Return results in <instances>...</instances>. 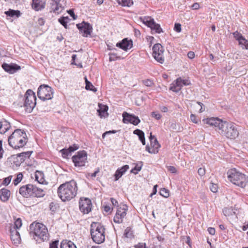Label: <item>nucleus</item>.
<instances>
[{
  "label": "nucleus",
  "instance_id": "ea45409f",
  "mask_svg": "<svg viewBox=\"0 0 248 248\" xmlns=\"http://www.w3.org/2000/svg\"><path fill=\"white\" fill-rule=\"evenodd\" d=\"M128 210V207L125 204L120 205V206L118 208L117 210H120L121 212L119 213V214H122L124 213V216L126 215V211Z\"/></svg>",
  "mask_w": 248,
  "mask_h": 248
},
{
  "label": "nucleus",
  "instance_id": "72a5a7b5",
  "mask_svg": "<svg viewBox=\"0 0 248 248\" xmlns=\"http://www.w3.org/2000/svg\"><path fill=\"white\" fill-rule=\"evenodd\" d=\"M119 4L123 6L130 7L133 3L132 0H117Z\"/></svg>",
  "mask_w": 248,
  "mask_h": 248
},
{
  "label": "nucleus",
  "instance_id": "e433bc0d",
  "mask_svg": "<svg viewBox=\"0 0 248 248\" xmlns=\"http://www.w3.org/2000/svg\"><path fill=\"white\" fill-rule=\"evenodd\" d=\"M68 20L69 17L68 16H62L60 18L58 21L65 29H67V22Z\"/></svg>",
  "mask_w": 248,
  "mask_h": 248
},
{
  "label": "nucleus",
  "instance_id": "f257e3e1",
  "mask_svg": "<svg viewBox=\"0 0 248 248\" xmlns=\"http://www.w3.org/2000/svg\"><path fill=\"white\" fill-rule=\"evenodd\" d=\"M78 190L77 182L74 180L60 185L57 189L59 197L63 201H69L75 198Z\"/></svg>",
  "mask_w": 248,
  "mask_h": 248
},
{
  "label": "nucleus",
  "instance_id": "bb28decb",
  "mask_svg": "<svg viewBox=\"0 0 248 248\" xmlns=\"http://www.w3.org/2000/svg\"><path fill=\"white\" fill-rule=\"evenodd\" d=\"M5 14L8 16L13 17L16 16V17H19L20 16L21 13L19 10H15L10 9L8 11L4 12Z\"/></svg>",
  "mask_w": 248,
  "mask_h": 248
},
{
  "label": "nucleus",
  "instance_id": "cd10ccee",
  "mask_svg": "<svg viewBox=\"0 0 248 248\" xmlns=\"http://www.w3.org/2000/svg\"><path fill=\"white\" fill-rule=\"evenodd\" d=\"M120 212H121L120 210H117L115 216L113 218L114 222L118 224L122 223L123 222L124 218L126 216H124V213L122 214V215L119 214Z\"/></svg>",
  "mask_w": 248,
  "mask_h": 248
},
{
  "label": "nucleus",
  "instance_id": "5fc2aeb1",
  "mask_svg": "<svg viewBox=\"0 0 248 248\" xmlns=\"http://www.w3.org/2000/svg\"><path fill=\"white\" fill-rule=\"evenodd\" d=\"M233 37L237 40L238 41L239 39L242 38L243 37L242 35L240 34L239 32L237 31H236L232 33Z\"/></svg>",
  "mask_w": 248,
  "mask_h": 248
},
{
  "label": "nucleus",
  "instance_id": "b1692460",
  "mask_svg": "<svg viewBox=\"0 0 248 248\" xmlns=\"http://www.w3.org/2000/svg\"><path fill=\"white\" fill-rule=\"evenodd\" d=\"M10 191L6 188H2L0 190V199L4 202H7L10 196Z\"/></svg>",
  "mask_w": 248,
  "mask_h": 248
},
{
  "label": "nucleus",
  "instance_id": "423d86ee",
  "mask_svg": "<svg viewBox=\"0 0 248 248\" xmlns=\"http://www.w3.org/2000/svg\"><path fill=\"white\" fill-rule=\"evenodd\" d=\"M221 126L222 127L218 132L222 136L231 140L235 139L238 137L239 134L238 130L233 123H229L225 121L224 124H221Z\"/></svg>",
  "mask_w": 248,
  "mask_h": 248
},
{
  "label": "nucleus",
  "instance_id": "c03bdc74",
  "mask_svg": "<svg viewBox=\"0 0 248 248\" xmlns=\"http://www.w3.org/2000/svg\"><path fill=\"white\" fill-rule=\"evenodd\" d=\"M203 104L200 102H197L196 105L194 106L196 109H199V112L201 113L205 110V108L202 107Z\"/></svg>",
  "mask_w": 248,
  "mask_h": 248
},
{
  "label": "nucleus",
  "instance_id": "1a4fd4ad",
  "mask_svg": "<svg viewBox=\"0 0 248 248\" xmlns=\"http://www.w3.org/2000/svg\"><path fill=\"white\" fill-rule=\"evenodd\" d=\"M72 159L75 166H84L87 162V152L84 150L79 151L77 153V155L72 157Z\"/></svg>",
  "mask_w": 248,
  "mask_h": 248
},
{
  "label": "nucleus",
  "instance_id": "774afa93",
  "mask_svg": "<svg viewBox=\"0 0 248 248\" xmlns=\"http://www.w3.org/2000/svg\"><path fill=\"white\" fill-rule=\"evenodd\" d=\"M67 12L70 15V16L73 18L74 19H76L77 18V16H75L73 10L70 9L69 10L67 11Z\"/></svg>",
  "mask_w": 248,
  "mask_h": 248
},
{
  "label": "nucleus",
  "instance_id": "c756f323",
  "mask_svg": "<svg viewBox=\"0 0 248 248\" xmlns=\"http://www.w3.org/2000/svg\"><path fill=\"white\" fill-rule=\"evenodd\" d=\"M32 151H28L25 152H22L20 154L17 155L18 157L20 158V161L21 162H24L26 158H29L31 154H32Z\"/></svg>",
  "mask_w": 248,
  "mask_h": 248
},
{
  "label": "nucleus",
  "instance_id": "6e6552de",
  "mask_svg": "<svg viewBox=\"0 0 248 248\" xmlns=\"http://www.w3.org/2000/svg\"><path fill=\"white\" fill-rule=\"evenodd\" d=\"M53 95L52 89L50 86L43 84L40 85L37 91L38 98L42 100L51 99Z\"/></svg>",
  "mask_w": 248,
  "mask_h": 248
},
{
  "label": "nucleus",
  "instance_id": "473e14b6",
  "mask_svg": "<svg viewBox=\"0 0 248 248\" xmlns=\"http://www.w3.org/2000/svg\"><path fill=\"white\" fill-rule=\"evenodd\" d=\"M238 41L243 48L248 49V40H246L243 36L239 39Z\"/></svg>",
  "mask_w": 248,
  "mask_h": 248
},
{
  "label": "nucleus",
  "instance_id": "a878e982",
  "mask_svg": "<svg viewBox=\"0 0 248 248\" xmlns=\"http://www.w3.org/2000/svg\"><path fill=\"white\" fill-rule=\"evenodd\" d=\"M150 139L152 147L158 151V149L160 147V145L159 144L155 136H153L152 133L150 134Z\"/></svg>",
  "mask_w": 248,
  "mask_h": 248
},
{
  "label": "nucleus",
  "instance_id": "603ef678",
  "mask_svg": "<svg viewBox=\"0 0 248 248\" xmlns=\"http://www.w3.org/2000/svg\"><path fill=\"white\" fill-rule=\"evenodd\" d=\"M143 83L147 87H151L154 84L153 81L149 79L143 80Z\"/></svg>",
  "mask_w": 248,
  "mask_h": 248
},
{
  "label": "nucleus",
  "instance_id": "20e7f679",
  "mask_svg": "<svg viewBox=\"0 0 248 248\" xmlns=\"http://www.w3.org/2000/svg\"><path fill=\"white\" fill-rule=\"evenodd\" d=\"M227 174L229 180L240 187H245L248 182V179L246 175L237 171L235 169L229 170Z\"/></svg>",
  "mask_w": 248,
  "mask_h": 248
},
{
  "label": "nucleus",
  "instance_id": "2eb2a0df",
  "mask_svg": "<svg viewBox=\"0 0 248 248\" xmlns=\"http://www.w3.org/2000/svg\"><path fill=\"white\" fill-rule=\"evenodd\" d=\"M224 121H222L218 118L214 117L204 119L202 120L204 124H206L211 126H214L218 129V131L221 129L222 127L221 125L224 124Z\"/></svg>",
  "mask_w": 248,
  "mask_h": 248
},
{
  "label": "nucleus",
  "instance_id": "39448f33",
  "mask_svg": "<svg viewBox=\"0 0 248 248\" xmlns=\"http://www.w3.org/2000/svg\"><path fill=\"white\" fill-rule=\"evenodd\" d=\"M105 228L101 224L93 222L91 224L90 232L93 240L97 244L105 241Z\"/></svg>",
  "mask_w": 248,
  "mask_h": 248
},
{
  "label": "nucleus",
  "instance_id": "f3484780",
  "mask_svg": "<svg viewBox=\"0 0 248 248\" xmlns=\"http://www.w3.org/2000/svg\"><path fill=\"white\" fill-rule=\"evenodd\" d=\"M61 0H50V9L51 12H53L54 13L59 14L63 9L62 4L60 3Z\"/></svg>",
  "mask_w": 248,
  "mask_h": 248
},
{
  "label": "nucleus",
  "instance_id": "a18cd8bd",
  "mask_svg": "<svg viewBox=\"0 0 248 248\" xmlns=\"http://www.w3.org/2000/svg\"><path fill=\"white\" fill-rule=\"evenodd\" d=\"M23 178V175L21 173H19L17 174L16 178L14 180V184L15 186H16L17 184H18L22 180Z\"/></svg>",
  "mask_w": 248,
  "mask_h": 248
},
{
  "label": "nucleus",
  "instance_id": "c85d7f7f",
  "mask_svg": "<svg viewBox=\"0 0 248 248\" xmlns=\"http://www.w3.org/2000/svg\"><path fill=\"white\" fill-rule=\"evenodd\" d=\"M61 248H77L71 241L63 240L61 244Z\"/></svg>",
  "mask_w": 248,
  "mask_h": 248
},
{
  "label": "nucleus",
  "instance_id": "8fccbe9b",
  "mask_svg": "<svg viewBox=\"0 0 248 248\" xmlns=\"http://www.w3.org/2000/svg\"><path fill=\"white\" fill-rule=\"evenodd\" d=\"M63 157L66 158L70 153V151L68 149H63L61 150Z\"/></svg>",
  "mask_w": 248,
  "mask_h": 248
},
{
  "label": "nucleus",
  "instance_id": "13d9d810",
  "mask_svg": "<svg viewBox=\"0 0 248 248\" xmlns=\"http://www.w3.org/2000/svg\"><path fill=\"white\" fill-rule=\"evenodd\" d=\"M59 241L57 240L52 242L49 245V248H58Z\"/></svg>",
  "mask_w": 248,
  "mask_h": 248
},
{
  "label": "nucleus",
  "instance_id": "4c0bfd02",
  "mask_svg": "<svg viewBox=\"0 0 248 248\" xmlns=\"http://www.w3.org/2000/svg\"><path fill=\"white\" fill-rule=\"evenodd\" d=\"M223 213L225 216H232L235 214V212L233 211V209L232 208H224L223 210Z\"/></svg>",
  "mask_w": 248,
  "mask_h": 248
},
{
  "label": "nucleus",
  "instance_id": "4d7b16f0",
  "mask_svg": "<svg viewBox=\"0 0 248 248\" xmlns=\"http://www.w3.org/2000/svg\"><path fill=\"white\" fill-rule=\"evenodd\" d=\"M167 168L168 169V170L171 173H176L177 172L176 169L174 166H167Z\"/></svg>",
  "mask_w": 248,
  "mask_h": 248
},
{
  "label": "nucleus",
  "instance_id": "aec40b11",
  "mask_svg": "<svg viewBox=\"0 0 248 248\" xmlns=\"http://www.w3.org/2000/svg\"><path fill=\"white\" fill-rule=\"evenodd\" d=\"M10 238L13 244L18 245L21 242V238L19 232L15 228L10 229Z\"/></svg>",
  "mask_w": 248,
  "mask_h": 248
},
{
  "label": "nucleus",
  "instance_id": "0e129e2a",
  "mask_svg": "<svg viewBox=\"0 0 248 248\" xmlns=\"http://www.w3.org/2000/svg\"><path fill=\"white\" fill-rule=\"evenodd\" d=\"M198 173L201 176H203L205 173V170L204 168H200L198 170Z\"/></svg>",
  "mask_w": 248,
  "mask_h": 248
},
{
  "label": "nucleus",
  "instance_id": "3c124183",
  "mask_svg": "<svg viewBox=\"0 0 248 248\" xmlns=\"http://www.w3.org/2000/svg\"><path fill=\"white\" fill-rule=\"evenodd\" d=\"M12 178V176L10 175L6 178H5L2 182V184L5 186L8 185Z\"/></svg>",
  "mask_w": 248,
  "mask_h": 248
},
{
  "label": "nucleus",
  "instance_id": "2f4dec72",
  "mask_svg": "<svg viewBox=\"0 0 248 248\" xmlns=\"http://www.w3.org/2000/svg\"><path fill=\"white\" fill-rule=\"evenodd\" d=\"M35 180L40 184H43L45 181L44 179V173L40 171L37 170L35 172Z\"/></svg>",
  "mask_w": 248,
  "mask_h": 248
},
{
  "label": "nucleus",
  "instance_id": "5701e85b",
  "mask_svg": "<svg viewBox=\"0 0 248 248\" xmlns=\"http://www.w3.org/2000/svg\"><path fill=\"white\" fill-rule=\"evenodd\" d=\"M10 128V124L6 120L2 119L0 122V134L5 133Z\"/></svg>",
  "mask_w": 248,
  "mask_h": 248
},
{
  "label": "nucleus",
  "instance_id": "7c9ffc66",
  "mask_svg": "<svg viewBox=\"0 0 248 248\" xmlns=\"http://www.w3.org/2000/svg\"><path fill=\"white\" fill-rule=\"evenodd\" d=\"M176 82L177 84V86H180L181 89L183 86L188 85L190 84V81L188 79H183L181 78H177Z\"/></svg>",
  "mask_w": 248,
  "mask_h": 248
},
{
  "label": "nucleus",
  "instance_id": "a19ab883",
  "mask_svg": "<svg viewBox=\"0 0 248 248\" xmlns=\"http://www.w3.org/2000/svg\"><path fill=\"white\" fill-rule=\"evenodd\" d=\"M133 133L138 136L140 140L141 139H143L144 137H145L144 132L140 129H137L135 130L133 132Z\"/></svg>",
  "mask_w": 248,
  "mask_h": 248
},
{
  "label": "nucleus",
  "instance_id": "c9c22d12",
  "mask_svg": "<svg viewBox=\"0 0 248 248\" xmlns=\"http://www.w3.org/2000/svg\"><path fill=\"white\" fill-rule=\"evenodd\" d=\"M140 165L137 164L136 166L133 168L131 171V173H133L135 174H137L138 173V172L141 170L142 166L143 165L142 162H140L139 163Z\"/></svg>",
  "mask_w": 248,
  "mask_h": 248
},
{
  "label": "nucleus",
  "instance_id": "7ed1b4c3",
  "mask_svg": "<svg viewBox=\"0 0 248 248\" xmlns=\"http://www.w3.org/2000/svg\"><path fill=\"white\" fill-rule=\"evenodd\" d=\"M8 144L14 149H17L23 147L28 142V138L25 131L16 129L8 137Z\"/></svg>",
  "mask_w": 248,
  "mask_h": 248
},
{
  "label": "nucleus",
  "instance_id": "bf43d9fd",
  "mask_svg": "<svg viewBox=\"0 0 248 248\" xmlns=\"http://www.w3.org/2000/svg\"><path fill=\"white\" fill-rule=\"evenodd\" d=\"M174 30L177 32H180L181 31V25L179 23H175L174 25Z\"/></svg>",
  "mask_w": 248,
  "mask_h": 248
},
{
  "label": "nucleus",
  "instance_id": "6e6d98bb",
  "mask_svg": "<svg viewBox=\"0 0 248 248\" xmlns=\"http://www.w3.org/2000/svg\"><path fill=\"white\" fill-rule=\"evenodd\" d=\"M78 147L79 146L78 145L74 144L73 146H70L68 148V150H69V151H70V153H71V152H73L78 150Z\"/></svg>",
  "mask_w": 248,
  "mask_h": 248
},
{
  "label": "nucleus",
  "instance_id": "a211bd4d",
  "mask_svg": "<svg viewBox=\"0 0 248 248\" xmlns=\"http://www.w3.org/2000/svg\"><path fill=\"white\" fill-rule=\"evenodd\" d=\"M116 46L118 47L124 51L130 49L133 46V42L127 38L123 39L121 42L116 44Z\"/></svg>",
  "mask_w": 248,
  "mask_h": 248
},
{
  "label": "nucleus",
  "instance_id": "412c9836",
  "mask_svg": "<svg viewBox=\"0 0 248 248\" xmlns=\"http://www.w3.org/2000/svg\"><path fill=\"white\" fill-rule=\"evenodd\" d=\"M45 5V2L43 1L42 0H32V8L36 11L43 9Z\"/></svg>",
  "mask_w": 248,
  "mask_h": 248
},
{
  "label": "nucleus",
  "instance_id": "6ab92c4d",
  "mask_svg": "<svg viewBox=\"0 0 248 248\" xmlns=\"http://www.w3.org/2000/svg\"><path fill=\"white\" fill-rule=\"evenodd\" d=\"M2 67L5 71L10 74H14L21 69L20 66L15 63L7 64L4 63L2 65Z\"/></svg>",
  "mask_w": 248,
  "mask_h": 248
},
{
  "label": "nucleus",
  "instance_id": "58836bf2",
  "mask_svg": "<svg viewBox=\"0 0 248 248\" xmlns=\"http://www.w3.org/2000/svg\"><path fill=\"white\" fill-rule=\"evenodd\" d=\"M124 235L125 237L127 238H132L133 236V231L131 230V228L129 227H127L124 233Z\"/></svg>",
  "mask_w": 248,
  "mask_h": 248
},
{
  "label": "nucleus",
  "instance_id": "79ce46f5",
  "mask_svg": "<svg viewBox=\"0 0 248 248\" xmlns=\"http://www.w3.org/2000/svg\"><path fill=\"white\" fill-rule=\"evenodd\" d=\"M108 109V107L106 106H104L103 108H100L97 111L99 113V115L101 117H102L105 116V114L107 113V110Z\"/></svg>",
  "mask_w": 248,
  "mask_h": 248
},
{
  "label": "nucleus",
  "instance_id": "0eeeda50",
  "mask_svg": "<svg viewBox=\"0 0 248 248\" xmlns=\"http://www.w3.org/2000/svg\"><path fill=\"white\" fill-rule=\"evenodd\" d=\"M25 96L24 107L25 110L26 112L30 113L36 105V97L34 92L30 89L27 91Z\"/></svg>",
  "mask_w": 248,
  "mask_h": 248
},
{
  "label": "nucleus",
  "instance_id": "de8ad7c7",
  "mask_svg": "<svg viewBox=\"0 0 248 248\" xmlns=\"http://www.w3.org/2000/svg\"><path fill=\"white\" fill-rule=\"evenodd\" d=\"M22 225V223L21 218H18L15 221V226L13 228H15L16 230L20 228Z\"/></svg>",
  "mask_w": 248,
  "mask_h": 248
},
{
  "label": "nucleus",
  "instance_id": "393cba45",
  "mask_svg": "<svg viewBox=\"0 0 248 248\" xmlns=\"http://www.w3.org/2000/svg\"><path fill=\"white\" fill-rule=\"evenodd\" d=\"M33 195H32V197H43L45 195V192L41 188H39L33 185Z\"/></svg>",
  "mask_w": 248,
  "mask_h": 248
},
{
  "label": "nucleus",
  "instance_id": "4be33fe9",
  "mask_svg": "<svg viewBox=\"0 0 248 248\" xmlns=\"http://www.w3.org/2000/svg\"><path fill=\"white\" fill-rule=\"evenodd\" d=\"M129 168V166L125 165L121 168L118 169L114 174L115 180H118L122 177V176L128 170Z\"/></svg>",
  "mask_w": 248,
  "mask_h": 248
},
{
  "label": "nucleus",
  "instance_id": "4468645a",
  "mask_svg": "<svg viewBox=\"0 0 248 248\" xmlns=\"http://www.w3.org/2000/svg\"><path fill=\"white\" fill-rule=\"evenodd\" d=\"M123 122L125 124L131 123L134 125H137L140 122V120L138 116L129 114L126 112H124L123 113Z\"/></svg>",
  "mask_w": 248,
  "mask_h": 248
},
{
  "label": "nucleus",
  "instance_id": "dca6fc26",
  "mask_svg": "<svg viewBox=\"0 0 248 248\" xmlns=\"http://www.w3.org/2000/svg\"><path fill=\"white\" fill-rule=\"evenodd\" d=\"M33 185L28 184L23 186L19 189V193L24 197L29 198L33 195Z\"/></svg>",
  "mask_w": 248,
  "mask_h": 248
},
{
  "label": "nucleus",
  "instance_id": "09e8293b",
  "mask_svg": "<svg viewBox=\"0 0 248 248\" xmlns=\"http://www.w3.org/2000/svg\"><path fill=\"white\" fill-rule=\"evenodd\" d=\"M109 55V61H114L117 59H120V57H118L117 56L116 53H110Z\"/></svg>",
  "mask_w": 248,
  "mask_h": 248
},
{
  "label": "nucleus",
  "instance_id": "052dcab7",
  "mask_svg": "<svg viewBox=\"0 0 248 248\" xmlns=\"http://www.w3.org/2000/svg\"><path fill=\"white\" fill-rule=\"evenodd\" d=\"M190 120L195 124H198L199 121L197 117L193 114H191L190 115Z\"/></svg>",
  "mask_w": 248,
  "mask_h": 248
},
{
  "label": "nucleus",
  "instance_id": "338daca9",
  "mask_svg": "<svg viewBox=\"0 0 248 248\" xmlns=\"http://www.w3.org/2000/svg\"><path fill=\"white\" fill-rule=\"evenodd\" d=\"M112 209L111 208V207L109 205H106L104 206V210L106 213H111L112 211Z\"/></svg>",
  "mask_w": 248,
  "mask_h": 248
},
{
  "label": "nucleus",
  "instance_id": "f03ea898",
  "mask_svg": "<svg viewBox=\"0 0 248 248\" xmlns=\"http://www.w3.org/2000/svg\"><path fill=\"white\" fill-rule=\"evenodd\" d=\"M30 233L38 243L49 240V234L46 227L41 223H32L30 225Z\"/></svg>",
  "mask_w": 248,
  "mask_h": 248
},
{
  "label": "nucleus",
  "instance_id": "680f3d73",
  "mask_svg": "<svg viewBox=\"0 0 248 248\" xmlns=\"http://www.w3.org/2000/svg\"><path fill=\"white\" fill-rule=\"evenodd\" d=\"M210 190L214 193H216L217 191V186L216 184H211L210 186Z\"/></svg>",
  "mask_w": 248,
  "mask_h": 248
},
{
  "label": "nucleus",
  "instance_id": "ddd939ff",
  "mask_svg": "<svg viewBox=\"0 0 248 248\" xmlns=\"http://www.w3.org/2000/svg\"><path fill=\"white\" fill-rule=\"evenodd\" d=\"M91 201L87 198H80L79 201V209L83 214H88L92 209Z\"/></svg>",
  "mask_w": 248,
  "mask_h": 248
},
{
  "label": "nucleus",
  "instance_id": "f8f14e48",
  "mask_svg": "<svg viewBox=\"0 0 248 248\" xmlns=\"http://www.w3.org/2000/svg\"><path fill=\"white\" fill-rule=\"evenodd\" d=\"M76 26L79 31L82 33V36L85 37H87L91 35L93 31L92 26L85 21H82L81 23L77 24Z\"/></svg>",
  "mask_w": 248,
  "mask_h": 248
},
{
  "label": "nucleus",
  "instance_id": "9d476101",
  "mask_svg": "<svg viewBox=\"0 0 248 248\" xmlns=\"http://www.w3.org/2000/svg\"><path fill=\"white\" fill-rule=\"evenodd\" d=\"M153 56L154 59L159 63H164L165 59L164 57V49L160 44H156L153 47Z\"/></svg>",
  "mask_w": 248,
  "mask_h": 248
},
{
  "label": "nucleus",
  "instance_id": "37998d69",
  "mask_svg": "<svg viewBox=\"0 0 248 248\" xmlns=\"http://www.w3.org/2000/svg\"><path fill=\"white\" fill-rule=\"evenodd\" d=\"M170 90L172 91H173V92H174L178 93L181 89V87L179 86H177V84L175 82V84H172L171 85V86H170Z\"/></svg>",
  "mask_w": 248,
  "mask_h": 248
},
{
  "label": "nucleus",
  "instance_id": "9b49d317",
  "mask_svg": "<svg viewBox=\"0 0 248 248\" xmlns=\"http://www.w3.org/2000/svg\"><path fill=\"white\" fill-rule=\"evenodd\" d=\"M143 23L150 28L152 31H155V32L160 33L163 32V30L159 24L156 23L153 18L151 17H144L143 19Z\"/></svg>",
  "mask_w": 248,
  "mask_h": 248
},
{
  "label": "nucleus",
  "instance_id": "49530a36",
  "mask_svg": "<svg viewBox=\"0 0 248 248\" xmlns=\"http://www.w3.org/2000/svg\"><path fill=\"white\" fill-rule=\"evenodd\" d=\"M159 193L162 196L165 198H167L169 196V190L165 188L161 189Z\"/></svg>",
  "mask_w": 248,
  "mask_h": 248
},
{
  "label": "nucleus",
  "instance_id": "69168bd1",
  "mask_svg": "<svg viewBox=\"0 0 248 248\" xmlns=\"http://www.w3.org/2000/svg\"><path fill=\"white\" fill-rule=\"evenodd\" d=\"M50 210L52 212H55L56 210V206L55 203L51 202L49 204Z\"/></svg>",
  "mask_w": 248,
  "mask_h": 248
},
{
  "label": "nucleus",
  "instance_id": "f704fd0d",
  "mask_svg": "<svg viewBox=\"0 0 248 248\" xmlns=\"http://www.w3.org/2000/svg\"><path fill=\"white\" fill-rule=\"evenodd\" d=\"M85 78L86 81V89L87 90L92 91L94 92H96V89L93 86L92 83L89 81L86 78Z\"/></svg>",
  "mask_w": 248,
  "mask_h": 248
},
{
  "label": "nucleus",
  "instance_id": "864d4df0",
  "mask_svg": "<svg viewBox=\"0 0 248 248\" xmlns=\"http://www.w3.org/2000/svg\"><path fill=\"white\" fill-rule=\"evenodd\" d=\"M146 150L151 154H156L158 153V150L155 149H153V148L151 149L149 146H146Z\"/></svg>",
  "mask_w": 248,
  "mask_h": 248
},
{
  "label": "nucleus",
  "instance_id": "e2e57ef3",
  "mask_svg": "<svg viewBox=\"0 0 248 248\" xmlns=\"http://www.w3.org/2000/svg\"><path fill=\"white\" fill-rule=\"evenodd\" d=\"M152 116L155 118L156 120H159L161 117V115L156 112H153L152 113Z\"/></svg>",
  "mask_w": 248,
  "mask_h": 248
}]
</instances>
